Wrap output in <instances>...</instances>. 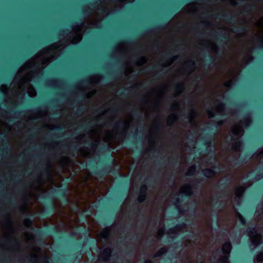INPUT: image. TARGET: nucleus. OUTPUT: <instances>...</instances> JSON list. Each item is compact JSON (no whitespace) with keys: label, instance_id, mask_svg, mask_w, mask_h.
Segmentation results:
<instances>
[{"label":"nucleus","instance_id":"nucleus-1","mask_svg":"<svg viewBox=\"0 0 263 263\" xmlns=\"http://www.w3.org/2000/svg\"><path fill=\"white\" fill-rule=\"evenodd\" d=\"M181 5H175L169 11L165 14L164 17L158 23L153 25L150 27H146L144 30L137 32L132 36H126L122 40V42L125 44H134L137 41L140 37H142L143 32H151L157 29L163 28L173 18L175 13L180 10Z\"/></svg>","mask_w":263,"mask_h":263},{"label":"nucleus","instance_id":"nucleus-2","mask_svg":"<svg viewBox=\"0 0 263 263\" xmlns=\"http://www.w3.org/2000/svg\"><path fill=\"white\" fill-rule=\"evenodd\" d=\"M69 182L67 180L66 184L64 187H60L58 189H53L52 190L46 195H43L41 196L40 199L44 204L43 205V210L42 215L45 217H48L54 212V205L53 201L49 202L50 199L53 200L55 196L59 197L61 199L65 202L68 201L67 197V185Z\"/></svg>","mask_w":263,"mask_h":263},{"label":"nucleus","instance_id":"nucleus-3","mask_svg":"<svg viewBox=\"0 0 263 263\" xmlns=\"http://www.w3.org/2000/svg\"><path fill=\"white\" fill-rule=\"evenodd\" d=\"M33 215H27V217L24 219V222L27 228H31V230L34 233V235L36 238V242L39 245H41L44 243L45 237L51 234H55L58 232L61 234V232L58 231L56 227L51 226L49 228H46L44 230L41 229H35L31 227L33 223Z\"/></svg>","mask_w":263,"mask_h":263},{"label":"nucleus","instance_id":"nucleus-4","mask_svg":"<svg viewBox=\"0 0 263 263\" xmlns=\"http://www.w3.org/2000/svg\"><path fill=\"white\" fill-rule=\"evenodd\" d=\"M103 165L99 168L96 166L95 160L90 161L86 164L83 163L82 167L83 168L88 167L92 171L93 174L100 177L106 176L109 173L113 174L112 165L114 163V159L109 156L107 159L103 160Z\"/></svg>","mask_w":263,"mask_h":263},{"label":"nucleus","instance_id":"nucleus-5","mask_svg":"<svg viewBox=\"0 0 263 263\" xmlns=\"http://www.w3.org/2000/svg\"><path fill=\"white\" fill-rule=\"evenodd\" d=\"M224 122L222 120H219L215 121L213 124H209L207 125V133L204 134L202 138V140L203 142V144L207 146L206 150L209 152H212L214 153V151L212 150L213 145L212 143V139L215 135V133L217 132L220 127L223 124ZM212 158L215 161V156L214 154H212Z\"/></svg>","mask_w":263,"mask_h":263},{"label":"nucleus","instance_id":"nucleus-6","mask_svg":"<svg viewBox=\"0 0 263 263\" xmlns=\"http://www.w3.org/2000/svg\"><path fill=\"white\" fill-rule=\"evenodd\" d=\"M78 233L86 236V241L83 243L82 242H78L76 243L77 248H76V250H79L81 249H82L84 252L87 251L89 248L88 246H86V242L89 241V239L88 237L90 236V235L88 233V229L86 230L83 228H79L78 229ZM81 250H78L77 252L76 253L77 254V255H75V254H72V258L74 259L79 258V256H80L81 255ZM72 262H73V259H70L69 261V263Z\"/></svg>","mask_w":263,"mask_h":263},{"label":"nucleus","instance_id":"nucleus-7","mask_svg":"<svg viewBox=\"0 0 263 263\" xmlns=\"http://www.w3.org/2000/svg\"><path fill=\"white\" fill-rule=\"evenodd\" d=\"M232 249V245L229 241L226 242L222 246L221 252L224 256L220 259V263H230L229 256Z\"/></svg>","mask_w":263,"mask_h":263},{"label":"nucleus","instance_id":"nucleus-8","mask_svg":"<svg viewBox=\"0 0 263 263\" xmlns=\"http://www.w3.org/2000/svg\"><path fill=\"white\" fill-rule=\"evenodd\" d=\"M252 157L251 153L249 152L245 153L243 156L239 157V158H234L231 159L230 162L232 163L233 166H236L238 165L244 163H246V159H251Z\"/></svg>","mask_w":263,"mask_h":263},{"label":"nucleus","instance_id":"nucleus-9","mask_svg":"<svg viewBox=\"0 0 263 263\" xmlns=\"http://www.w3.org/2000/svg\"><path fill=\"white\" fill-rule=\"evenodd\" d=\"M210 35L215 37L219 44L224 43L225 41L229 39V36L226 33L219 31H215L214 33H210Z\"/></svg>","mask_w":263,"mask_h":263},{"label":"nucleus","instance_id":"nucleus-10","mask_svg":"<svg viewBox=\"0 0 263 263\" xmlns=\"http://www.w3.org/2000/svg\"><path fill=\"white\" fill-rule=\"evenodd\" d=\"M122 73V70L120 68H118L115 70H112L109 72H108L107 73V77L103 76V78L104 80H108V78L113 79L115 78V77L120 76Z\"/></svg>","mask_w":263,"mask_h":263},{"label":"nucleus","instance_id":"nucleus-11","mask_svg":"<svg viewBox=\"0 0 263 263\" xmlns=\"http://www.w3.org/2000/svg\"><path fill=\"white\" fill-rule=\"evenodd\" d=\"M147 187L146 185H142L139 189L140 194L138 196V200L139 203L144 202L146 198V192Z\"/></svg>","mask_w":263,"mask_h":263},{"label":"nucleus","instance_id":"nucleus-12","mask_svg":"<svg viewBox=\"0 0 263 263\" xmlns=\"http://www.w3.org/2000/svg\"><path fill=\"white\" fill-rule=\"evenodd\" d=\"M221 197H222L221 196L215 195L212 198V200L214 202L213 204L214 205V208L216 209L224 207V204L221 200Z\"/></svg>","mask_w":263,"mask_h":263},{"label":"nucleus","instance_id":"nucleus-13","mask_svg":"<svg viewBox=\"0 0 263 263\" xmlns=\"http://www.w3.org/2000/svg\"><path fill=\"white\" fill-rule=\"evenodd\" d=\"M219 18L225 20L232 23H235L236 20V15L230 14L229 13L222 14L220 16Z\"/></svg>","mask_w":263,"mask_h":263},{"label":"nucleus","instance_id":"nucleus-14","mask_svg":"<svg viewBox=\"0 0 263 263\" xmlns=\"http://www.w3.org/2000/svg\"><path fill=\"white\" fill-rule=\"evenodd\" d=\"M202 174L206 178H212L216 174L215 172L211 168H204L201 170Z\"/></svg>","mask_w":263,"mask_h":263},{"label":"nucleus","instance_id":"nucleus-15","mask_svg":"<svg viewBox=\"0 0 263 263\" xmlns=\"http://www.w3.org/2000/svg\"><path fill=\"white\" fill-rule=\"evenodd\" d=\"M112 126L116 129H119L120 127L128 128V124L126 122L121 120H119L118 121L114 123V124L112 125Z\"/></svg>","mask_w":263,"mask_h":263},{"label":"nucleus","instance_id":"nucleus-16","mask_svg":"<svg viewBox=\"0 0 263 263\" xmlns=\"http://www.w3.org/2000/svg\"><path fill=\"white\" fill-rule=\"evenodd\" d=\"M168 252V249L166 247L160 248L154 255V258L160 257Z\"/></svg>","mask_w":263,"mask_h":263},{"label":"nucleus","instance_id":"nucleus-17","mask_svg":"<svg viewBox=\"0 0 263 263\" xmlns=\"http://www.w3.org/2000/svg\"><path fill=\"white\" fill-rule=\"evenodd\" d=\"M180 57L179 55L173 56V53L169 52L165 54L164 59L166 60H169L171 62H173L177 60Z\"/></svg>","mask_w":263,"mask_h":263},{"label":"nucleus","instance_id":"nucleus-18","mask_svg":"<svg viewBox=\"0 0 263 263\" xmlns=\"http://www.w3.org/2000/svg\"><path fill=\"white\" fill-rule=\"evenodd\" d=\"M202 54L205 55L207 58L205 59L206 61V65L208 67L212 64L213 62V58L212 56L210 55L209 54H206L205 52H202Z\"/></svg>","mask_w":263,"mask_h":263},{"label":"nucleus","instance_id":"nucleus-19","mask_svg":"<svg viewBox=\"0 0 263 263\" xmlns=\"http://www.w3.org/2000/svg\"><path fill=\"white\" fill-rule=\"evenodd\" d=\"M196 115H197L196 110L195 108H192V109L190 110V112H188L187 113V118L189 119H190L191 118L195 116ZM189 122H190V123L192 124V121L191 120H190Z\"/></svg>","mask_w":263,"mask_h":263},{"label":"nucleus","instance_id":"nucleus-20","mask_svg":"<svg viewBox=\"0 0 263 263\" xmlns=\"http://www.w3.org/2000/svg\"><path fill=\"white\" fill-rule=\"evenodd\" d=\"M37 257L36 254H30L26 257V259L29 263H35Z\"/></svg>","mask_w":263,"mask_h":263},{"label":"nucleus","instance_id":"nucleus-21","mask_svg":"<svg viewBox=\"0 0 263 263\" xmlns=\"http://www.w3.org/2000/svg\"><path fill=\"white\" fill-rule=\"evenodd\" d=\"M93 126V123L92 122H89L85 125H81L79 128L78 129L81 131H86L88 128L91 127Z\"/></svg>","mask_w":263,"mask_h":263},{"label":"nucleus","instance_id":"nucleus-22","mask_svg":"<svg viewBox=\"0 0 263 263\" xmlns=\"http://www.w3.org/2000/svg\"><path fill=\"white\" fill-rule=\"evenodd\" d=\"M80 149V147L78 145H71L69 148V151L71 154H75Z\"/></svg>","mask_w":263,"mask_h":263},{"label":"nucleus","instance_id":"nucleus-23","mask_svg":"<svg viewBox=\"0 0 263 263\" xmlns=\"http://www.w3.org/2000/svg\"><path fill=\"white\" fill-rule=\"evenodd\" d=\"M246 31L247 28L246 27L236 26L233 29V31L236 33H244Z\"/></svg>","mask_w":263,"mask_h":263},{"label":"nucleus","instance_id":"nucleus-24","mask_svg":"<svg viewBox=\"0 0 263 263\" xmlns=\"http://www.w3.org/2000/svg\"><path fill=\"white\" fill-rule=\"evenodd\" d=\"M246 232L249 235L256 234L257 230L255 227H249L247 229Z\"/></svg>","mask_w":263,"mask_h":263},{"label":"nucleus","instance_id":"nucleus-25","mask_svg":"<svg viewBox=\"0 0 263 263\" xmlns=\"http://www.w3.org/2000/svg\"><path fill=\"white\" fill-rule=\"evenodd\" d=\"M124 252L126 255L129 257H131L133 254V249L131 246H128L126 249L124 250Z\"/></svg>","mask_w":263,"mask_h":263},{"label":"nucleus","instance_id":"nucleus-26","mask_svg":"<svg viewBox=\"0 0 263 263\" xmlns=\"http://www.w3.org/2000/svg\"><path fill=\"white\" fill-rule=\"evenodd\" d=\"M112 250L109 248H105L103 252V255L105 257L111 256Z\"/></svg>","mask_w":263,"mask_h":263},{"label":"nucleus","instance_id":"nucleus-27","mask_svg":"<svg viewBox=\"0 0 263 263\" xmlns=\"http://www.w3.org/2000/svg\"><path fill=\"white\" fill-rule=\"evenodd\" d=\"M100 221L103 225H106L107 224L110 223L112 221V219H106L104 217H100Z\"/></svg>","mask_w":263,"mask_h":263},{"label":"nucleus","instance_id":"nucleus-28","mask_svg":"<svg viewBox=\"0 0 263 263\" xmlns=\"http://www.w3.org/2000/svg\"><path fill=\"white\" fill-rule=\"evenodd\" d=\"M175 89L180 92H182L184 89L183 83L181 82L177 83L175 86Z\"/></svg>","mask_w":263,"mask_h":263},{"label":"nucleus","instance_id":"nucleus-29","mask_svg":"<svg viewBox=\"0 0 263 263\" xmlns=\"http://www.w3.org/2000/svg\"><path fill=\"white\" fill-rule=\"evenodd\" d=\"M7 243L10 245H13L14 246H18V242L17 240L15 238L14 239H9L7 240Z\"/></svg>","mask_w":263,"mask_h":263},{"label":"nucleus","instance_id":"nucleus-30","mask_svg":"<svg viewBox=\"0 0 263 263\" xmlns=\"http://www.w3.org/2000/svg\"><path fill=\"white\" fill-rule=\"evenodd\" d=\"M129 91V89L128 88H124V89L118 92V94L119 96L126 97Z\"/></svg>","mask_w":263,"mask_h":263},{"label":"nucleus","instance_id":"nucleus-31","mask_svg":"<svg viewBox=\"0 0 263 263\" xmlns=\"http://www.w3.org/2000/svg\"><path fill=\"white\" fill-rule=\"evenodd\" d=\"M63 256V255L59 254L54 256L53 260L55 263H62V259L61 257Z\"/></svg>","mask_w":263,"mask_h":263},{"label":"nucleus","instance_id":"nucleus-32","mask_svg":"<svg viewBox=\"0 0 263 263\" xmlns=\"http://www.w3.org/2000/svg\"><path fill=\"white\" fill-rule=\"evenodd\" d=\"M90 12H91L90 8L87 7L81 11V15H83V16L88 15L90 13Z\"/></svg>","mask_w":263,"mask_h":263},{"label":"nucleus","instance_id":"nucleus-33","mask_svg":"<svg viewBox=\"0 0 263 263\" xmlns=\"http://www.w3.org/2000/svg\"><path fill=\"white\" fill-rule=\"evenodd\" d=\"M132 113L134 116L137 119H142V116L140 111H137V110L134 109L132 110Z\"/></svg>","mask_w":263,"mask_h":263},{"label":"nucleus","instance_id":"nucleus-34","mask_svg":"<svg viewBox=\"0 0 263 263\" xmlns=\"http://www.w3.org/2000/svg\"><path fill=\"white\" fill-rule=\"evenodd\" d=\"M229 181V179H227V180H225L224 181L222 182L221 183H220L219 185L218 186V187L222 189L225 190L227 188V184L228 182Z\"/></svg>","mask_w":263,"mask_h":263},{"label":"nucleus","instance_id":"nucleus-35","mask_svg":"<svg viewBox=\"0 0 263 263\" xmlns=\"http://www.w3.org/2000/svg\"><path fill=\"white\" fill-rule=\"evenodd\" d=\"M263 261V252H260L258 253L256 257L254 259V261H257V262H261Z\"/></svg>","mask_w":263,"mask_h":263},{"label":"nucleus","instance_id":"nucleus-36","mask_svg":"<svg viewBox=\"0 0 263 263\" xmlns=\"http://www.w3.org/2000/svg\"><path fill=\"white\" fill-rule=\"evenodd\" d=\"M239 221L242 226H245L247 224V220L246 218L242 216L240 214L238 215Z\"/></svg>","mask_w":263,"mask_h":263},{"label":"nucleus","instance_id":"nucleus-37","mask_svg":"<svg viewBox=\"0 0 263 263\" xmlns=\"http://www.w3.org/2000/svg\"><path fill=\"white\" fill-rule=\"evenodd\" d=\"M187 68L190 69H194L196 67V63L194 61H191L186 63Z\"/></svg>","mask_w":263,"mask_h":263},{"label":"nucleus","instance_id":"nucleus-38","mask_svg":"<svg viewBox=\"0 0 263 263\" xmlns=\"http://www.w3.org/2000/svg\"><path fill=\"white\" fill-rule=\"evenodd\" d=\"M196 167L195 165L192 166L189 172L187 173L186 175L189 176H191L194 175V172L196 171Z\"/></svg>","mask_w":263,"mask_h":263},{"label":"nucleus","instance_id":"nucleus-39","mask_svg":"<svg viewBox=\"0 0 263 263\" xmlns=\"http://www.w3.org/2000/svg\"><path fill=\"white\" fill-rule=\"evenodd\" d=\"M263 177V173L257 171L256 173L255 176L253 178V180H258Z\"/></svg>","mask_w":263,"mask_h":263},{"label":"nucleus","instance_id":"nucleus-40","mask_svg":"<svg viewBox=\"0 0 263 263\" xmlns=\"http://www.w3.org/2000/svg\"><path fill=\"white\" fill-rule=\"evenodd\" d=\"M86 144L92 149H96L98 147V145L96 142H86Z\"/></svg>","mask_w":263,"mask_h":263},{"label":"nucleus","instance_id":"nucleus-41","mask_svg":"<svg viewBox=\"0 0 263 263\" xmlns=\"http://www.w3.org/2000/svg\"><path fill=\"white\" fill-rule=\"evenodd\" d=\"M182 202V200L181 201L180 200V198H177L176 199V206L178 208V211L180 212H184L183 209L182 208H180L178 206V204H180Z\"/></svg>","mask_w":263,"mask_h":263},{"label":"nucleus","instance_id":"nucleus-42","mask_svg":"<svg viewBox=\"0 0 263 263\" xmlns=\"http://www.w3.org/2000/svg\"><path fill=\"white\" fill-rule=\"evenodd\" d=\"M109 146L107 145L103 144L100 146L98 149L99 152H104L107 150Z\"/></svg>","mask_w":263,"mask_h":263},{"label":"nucleus","instance_id":"nucleus-43","mask_svg":"<svg viewBox=\"0 0 263 263\" xmlns=\"http://www.w3.org/2000/svg\"><path fill=\"white\" fill-rule=\"evenodd\" d=\"M100 0H93V3H90L89 5L91 7L96 8L99 5Z\"/></svg>","mask_w":263,"mask_h":263},{"label":"nucleus","instance_id":"nucleus-44","mask_svg":"<svg viewBox=\"0 0 263 263\" xmlns=\"http://www.w3.org/2000/svg\"><path fill=\"white\" fill-rule=\"evenodd\" d=\"M82 22V18L80 17H78L76 18V20L72 21L71 23L73 26H76L77 25V24L80 23Z\"/></svg>","mask_w":263,"mask_h":263},{"label":"nucleus","instance_id":"nucleus-45","mask_svg":"<svg viewBox=\"0 0 263 263\" xmlns=\"http://www.w3.org/2000/svg\"><path fill=\"white\" fill-rule=\"evenodd\" d=\"M142 132L140 130H138L137 132L134 133V134L132 136V138H136V137H138V140H142V138L140 136V134H141Z\"/></svg>","mask_w":263,"mask_h":263},{"label":"nucleus","instance_id":"nucleus-46","mask_svg":"<svg viewBox=\"0 0 263 263\" xmlns=\"http://www.w3.org/2000/svg\"><path fill=\"white\" fill-rule=\"evenodd\" d=\"M250 116H251V112L250 111H247L244 116V118H245V120L248 121L249 122H251V120L250 118Z\"/></svg>","mask_w":263,"mask_h":263},{"label":"nucleus","instance_id":"nucleus-47","mask_svg":"<svg viewBox=\"0 0 263 263\" xmlns=\"http://www.w3.org/2000/svg\"><path fill=\"white\" fill-rule=\"evenodd\" d=\"M52 130H53L54 132H58V133H60V132L63 131V128L60 126H55L54 127H53L52 129Z\"/></svg>","mask_w":263,"mask_h":263},{"label":"nucleus","instance_id":"nucleus-48","mask_svg":"<svg viewBox=\"0 0 263 263\" xmlns=\"http://www.w3.org/2000/svg\"><path fill=\"white\" fill-rule=\"evenodd\" d=\"M241 144H242V141L241 140L237 141L234 144V148L236 149L239 148Z\"/></svg>","mask_w":263,"mask_h":263},{"label":"nucleus","instance_id":"nucleus-49","mask_svg":"<svg viewBox=\"0 0 263 263\" xmlns=\"http://www.w3.org/2000/svg\"><path fill=\"white\" fill-rule=\"evenodd\" d=\"M89 82L88 79L84 78L79 82V83L81 85L87 84Z\"/></svg>","mask_w":263,"mask_h":263},{"label":"nucleus","instance_id":"nucleus-50","mask_svg":"<svg viewBox=\"0 0 263 263\" xmlns=\"http://www.w3.org/2000/svg\"><path fill=\"white\" fill-rule=\"evenodd\" d=\"M102 237L104 239H108V232L107 230H104L102 234Z\"/></svg>","mask_w":263,"mask_h":263},{"label":"nucleus","instance_id":"nucleus-51","mask_svg":"<svg viewBox=\"0 0 263 263\" xmlns=\"http://www.w3.org/2000/svg\"><path fill=\"white\" fill-rule=\"evenodd\" d=\"M191 195V192H185L183 193V195H182V197L185 199L187 198H189Z\"/></svg>","mask_w":263,"mask_h":263},{"label":"nucleus","instance_id":"nucleus-52","mask_svg":"<svg viewBox=\"0 0 263 263\" xmlns=\"http://www.w3.org/2000/svg\"><path fill=\"white\" fill-rule=\"evenodd\" d=\"M179 105V103L178 102H175L171 105V108L173 109H177L178 108Z\"/></svg>","mask_w":263,"mask_h":263},{"label":"nucleus","instance_id":"nucleus-53","mask_svg":"<svg viewBox=\"0 0 263 263\" xmlns=\"http://www.w3.org/2000/svg\"><path fill=\"white\" fill-rule=\"evenodd\" d=\"M84 110H85V108H84V106H81V107L77 108V114H81L84 112Z\"/></svg>","mask_w":263,"mask_h":263},{"label":"nucleus","instance_id":"nucleus-54","mask_svg":"<svg viewBox=\"0 0 263 263\" xmlns=\"http://www.w3.org/2000/svg\"><path fill=\"white\" fill-rule=\"evenodd\" d=\"M48 137H49L50 139H57V138H58V134L55 133L50 134L49 135H48Z\"/></svg>","mask_w":263,"mask_h":263},{"label":"nucleus","instance_id":"nucleus-55","mask_svg":"<svg viewBox=\"0 0 263 263\" xmlns=\"http://www.w3.org/2000/svg\"><path fill=\"white\" fill-rule=\"evenodd\" d=\"M213 220L215 221L216 224H218V214L217 212L216 211H214V214L213 215Z\"/></svg>","mask_w":263,"mask_h":263},{"label":"nucleus","instance_id":"nucleus-56","mask_svg":"<svg viewBox=\"0 0 263 263\" xmlns=\"http://www.w3.org/2000/svg\"><path fill=\"white\" fill-rule=\"evenodd\" d=\"M41 263H50V262L49 260V259L47 257H44L41 260Z\"/></svg>","mask_w":263,"mask_h":263},{"label":"nucleus","instance_id":"nucleus-57","mask_svg":"<svg viewBox=\"0 0 263 263\" xmlns=\"http://www.w3.org/2000/svg\"><path fill=\"white\" fill-rule=\"evenodd\" d=\"M68 31V29H61L59 31V33L60 35L64 36Z\"/></svg>","mask_w":263,"mask_h":263},{"label":"nucleus","instance_id":"nucleus-58","mask_svg":"<svg viewBox=\"0 0 263 263\" xmlns=\"http://www.w3.org/2000/svg\"><path fill=\"white\" fill-rule=\"evenodd\" d=\"M189 211L191 214L195 213V205L193 204L192 206L189 209Z\"/></svg>","mask_w":263,"mask_h":263},{"label":"nucleus","instance_id":"nucleus-59","mask_svg":"<svg viewBox=\"0 0 263 263\" xmlns=\"http://www.w3.org/2000/svg\"><path fill=\"white\" fill-rule=\"evenodd\" d=\"M21 176V175H15V177L12 179V180L15 182H18L19 181H20L19 177Z\"/></svg>","mask_w":263,"mask_h":263},{"label":"nucleus","instance_id":"nucleus-60","mask_svg":"<svg viewBox=\"0 0 263 263\" xmlns=\"http://www.w3.org/2000/svg\"><path fill=\"white\" fill-rule=\"evenodd\" d=\"M222 50H223V45H220V46L219 47L217 48V54L220 53V54H221Z\"/></svg>","mask_w":263,"mask_h":263},{"label":"nucleus","instance_id":"nucleus-61","mask_svg":"<svg viewBox=\"0 0 263 263\" xmlns=\"http://www.w3.org/2000/svg\"><path fill=\"white\" fill-rule=\"evenodd\" d=\"M205 180L203 178L200 179L199 181L197 182L196 185L197 186H201L203 182H204Z\"/></svg>","mask_w":263,"mask_h":263},{"label":"nucleus","instance_id":"nucleus-62","mask_svg":"<svg viewBox=\"0 0 263 263\" xmlns=\"http://www.w3.org/2000/svg\"><path fill=\"white\" fill-rule=\"evenodd\" d=\"M235 106H237V107H238V106H246V103L245 102H242V103H241L240 104H234Z\"/></svg>","mask_w":263,"mask_h":263},{"label":"nucleus","instance_id":"nucleus-63","mask_svg":"<svg viewBox=\"0 0 263 263\" xmlns=\"http://www.w3.org/2000/svg\"><path fill=\"white\" fill-rule=\"evenodd\" d=\"M154 68H158V66H154V67H149L147 69H145V70L146 71H152L154 69Z\"/></svg>","mask_w":263,"mask_h":263},{"label":"nucleus","instance_id":"nucleus-64","mask_svg":"<svg viewBox=\"0 0 263 263\" xmlns=\"http://www.w3.org/2000/svg\"><path fill=\"white\" fill-rule=\"evenodd\" d=\"M80 216L82 217V220H85L87 217V215L83 213H81Z\"/></svg>","mask_w":263,"mask_h":263}]
</instances>
